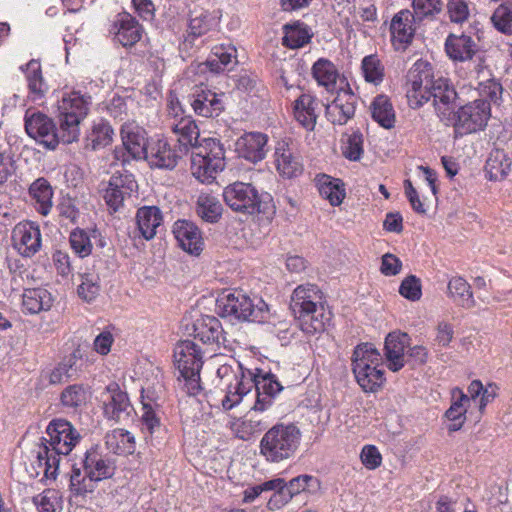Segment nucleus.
Listing matches in <instances>:
<instances>
[{
	"instance_id": "f257e3e1",
	"label": "nucleus",
	"mask_w": 512,
	"mask_h": 512,
	"mask_svg": "<svg viewBox=\"0 0 512 512\" xmlns=\"http://www.w3.org/2000/svg\"><path fill=\"white\" fill-rule=\"evenodd\" d=\"M47 438H42L37 452L39 467L47 479L55 480L62 456H67L79 443V432L65 419H54L46 428Z\"/></svg>"
},
{
	"instance_id": "f03ea898",
	"label": "nucleus",
	"mask_w": 512,
	"mask_h": 512,
	"mask_svg": "<svg viewBox=\"0 0 512 512\" xmlns=\"http://www.w3.org/2000/svg\"><path fill=\"white\" fill-rule=\"evenodd\" d=\"M290 308L300 329L314 335L325 330L331 313L322 304V292L314 284L298 286L292 294Z\"/></svg>"
},
{
	"instance_id": "7ed1b4c3",
	"label": "nucleus",
	"mask_w": 512,
	"mask_h": 512,
	"mask_svg": "<svg viewBox=\"0 0 512 512\" xmlns=\"http://www.w3.org/2000/svg\"><path fill=\"white\" fill-rule=\"evenodd\" d=\"M216 307L221 317L231 320L266 323L271 317L269 307L262 299L253 300L238 291L219 297Z\"/></svg>"
},
{
	"instance_id": "20e7f679",
	"label": "nucleus",
	"mask_w": 512,
	"mask_h": 512,
	"mask_svg": "<svg viewBox=\"0 0 512 512\" xmlns=\"http://www.w3.org/2000/svg\"><path fill=\"white\" fill-rule=\"evenodd\" d=\"M301 431L294 424H276L260 441V453L272 463L292 458L299 448Z\"/></svg>"
},
{
	"instance_id": "39448f33",
	"label": "nucleus",
	"mask_w": 512,
	"mask_h": 512,
	"mask_svg": "<svg viewBox=\"0 0 512 512\" xmlns=\"http://www.w3.org/2000/svg\"><path fill=\"white\" fill-rule=\"evenodd\" d=\"M91 97L78 91L65 93L58 101V125L62 143L71 144L78 141L80 136V123L87 116Z\"/></svg>"
},
{
	"instance_id": "423d86ee",
	"label": "nucleus",
	"mask_w": 512,
	"mask_h": 512,
	"mask_svg": "<svg viewBox=\"0 0 512 512\" xmlns=\"http://www.w3.org/2000/svg\"><path fill=\"white\" fill-rule=\"evenodd\" d=\"M250 370L244 371L240 363L232 360L218 367L217 377L220 379L225 396L221 400V406L228 411L239 405L243 397L248 394L253 383L249 377Z\"/></svg>"
},
{
	"instance_id": "0eeeda50",
	"label": "nucleus",
	"mask_w": 512,
	"mask_h": 512,
	"mask_svg": "<svg viewBox=\"0 0 512 512\" xmlns=\"http://www.w3.org/2000/svg\"><path fill=\"white\" fill-rule=\"evenodd\" d=\"M174 359L183 378L184 389L189 395H197L202 389L200 370L203 361L199 347L191 340L180 341L174 349Z\"/></svg>"
},
{
	"instance_id": "6e6552de",
	"label": "nucleus",
	"mask_w": 512,
	"mask_h": 512,
	"mask_svg": "<svg viewBox=\"0 0 512 512\" xmlns=\"http://www.w3.org/2000/svg\"><path fill=\"white\" fill-rule=\"evenodd\" d=\"M490 117V103L484 99H476L455 111V120L450 126L460 135L476 133L486 127Z\"/></svg>"
},
{
	"instance_id": "1a4fd4ad",
	"label": "nucleus",
	"mask_w": 512,
	"mask_h": 512,
	"mask_svg": "<svg viewBox=\"0 0 512 512\" xmlns=\"http://www.w3.org/2000/svg\"><path fill=\"white\" fill-rule=\"evenodd\" d=\"M223 199L235 212L254 215L262 211L261 195L250 183L234 182L228 185L223 190Z\"/></svg>"
},
{
	"instance_id": "9d476101",
	"label": "nucleus",
	"mask_w": 512,
	"mask_h": 512,
	"mask_svg": "<svg viewBox=\"0 0 512 512\" xmlns=\"http://www.w3.org/2000/svg\"><path fill=\"white\" fill-rule=\"evenodd\" d=\"M431 99L440 121L446 126H450L451 122L455 120L457 93L447 79L442 77L434 79L427 90L425 103Z\"/></svg>"
},
{
	"instance_id": "9b49d317",
	"label": "nucleus",
	"mask_w": 512,
	"mask_h": 512,
	"mask_svg": "<svg viewBox=\"0 0 512 512\" xmlns=\"http://www.w3.org/2000/svg\"><path fill=\"white\" fill-rule=\"evenodd\" d=\"M431 99L440 121L446 126H450L451 122L455 120L457 93L447 79L442 77L434 79L427 90L425 103Z\"/></svg>"
},
{
	"instance_id": "f8f14e48",
	"label": "nucleus",
	"mask_w": 512,
	"mask_h": 512,
	"mask_svg": "<svg viewBox=\"0 0 512 512\" xmlns=\"http://www.w3.org/2000/svg\"><path fill=\"white\" fill-rule=\"evenodd\" d=\"M431 99L440 121L446 126H450L451 122L455 120L457 93L447 79L442 77L434 79L427 90L425 103Z\"/></svg>"
},
{
	"instance_id": "ddd939ff",
	"label": "nucleus",
	"mask_w": 512,
	"mask_h": 512,
	"mask_svg": "<svg viewBox=\"0 0 512 512\" xmlns=\"http://www.w3.org/2000/svg\"><path fill=\"white\" fill-rule=\"evenodd\" d=\"M434 81L431 65L417 60L407 73L406 96L411 108H419L425 103L427 90Z\"/></svg>"
},
{
	"instance_id": "4468645a",
	"label": "nucleus",
	"mask_w": 512,
	"mask_h": 512,
	"mask_svg": "<svg viewBox=\"0 0 512 512\" xmlns=\"http://www.w3.org/2000/svg\"><path fill=\"white\" fill-rule=\"evenodd\" d=\"M25 130L31 138L48 149L53 150L62 143L60 125L56 127L53 120L41 112L26 113Z\"/></svg>"
},
{
	"instance_id": "2eb2a0df",
	"label": "nucleus",
	"mask_w": 512,
	"mask_h": 512,
	"mask_svg": "<svg viewBox=\"0 0 512 512\" xmlns=\"http://www.w3.org/2000/svg\"><path fill=\"white\" fill-rule=\"evenodd\" d=\"M212 159L205 155L191 153V174L201 183H211L225 168V149L212 144Z\"/></svg>"
},
{
	"instance_id": "dca6fc26",
	"label": "nucleus",
	"mask_w": 512,
	"mask_h": 512,
	"mask_svg": "<svg viewBox=\"0 0 512 512\" xmlns=\"http://www.w3.org/2000/svg\"><path fill=\"white\" fill-rule=\"evenodd\" d=\"M137 187L132 174L116 172L110 177L103 198L109 208L116 212L127 199L131 198Z\"/></svg>"
},
{
	"instance_id": "f3484780",
	"label": "nucleus",
	"mask_w": 512,
	"mask_h": 512,
	"mask_svg": "<svg viewBox=\"0 0 512 512\" xmlns=\"http://www.w3.org/2000/svg\"><path fill=\"white\" fill-rule=\"evenodd\" d=\"M12 245L21 256H34L42 247L39 225L31 221L19 222L12 230Z\"/></svg>"
},
{
	"instance_id": "a211bd4d",
	"label": "nucleus",
	"mask_w": 512,
	"mask_h": 512,
	"mask_svg": "<svg viewBox=\"0 0 512 512\" xmlns=\"http://www.w3.org/2000/svg\"><path fill=\"white\" fill-rule=\"evenodd\" d=\"M357 97L348 90H340L334 100L325 106L328 121L334 125L346 124L355 114Z\"/></svg>"
},
{
	"instance_id": "6ab92c4d",
	"label": "nucleus",
	"mask_w": 512,
	"mask_h": 512,
	"mask_svg": "<svg viewBox=\"0 0 512 512\" xmlns=\"http://www.w3.org/2000/svg\"><path fill=\"white\" fill-rule=\"evenodd\" d=\"M416 15L408 9L399 11L390 23L392 44L396 50H405L415 34Z\"/></svg>"
},
{
	"instance_id": "aec40b11",
	"label": "nucleus",
	"mask_w": 512,
	"mask_h": 512,
	"mask_svg": "<svg viewBox=\"0 0 512 512\" xmlns=\"http://www.w3.org/2000/svg\"><path fill=\"white\" fill-rule=\"evenodd\" d=\"M223 96V93L217 94L210 89L200 87L190 95V105L198 116L217 117L224 110Z\"/></svg>"
},
{
	"instance_id": "412c9836",
	"label": "nucleus",
	"mask_w": 512,
	"mask_h": 512,
	"mask_svg": "<svg viewBox=\"0 0 512 512\" xmlns=\"http://www.w3.org/2000/svg\"><path fill=\"white\" fill-rule=\"evenodd\" d=\"M274 162L277 172L284 178H295L303 172V164L300 157L290 147L289 143L284 140L277 142L275 146Z\"/></svg>"
},
{
	"instance_id": "4be33fe9",
	"label": "nucleus",
	"mask_w": 512,
	"mask_h": 512,
	"mask_svg": "<svg viewBox=\"0 0 512 512\" xmlns=\"http://www.w3.org/2000/svg\"><path fill=\"white\" fill-rule=\"evenodd\" d=\"M152 167L173 169L180 155L166 139H151L144 157Z\"/></svg>"
},
{
	"instance_id": "5701e85b",
	"label": "nucleus",
	"mask_w": 512,
	"mask_h": 512,
	"mask_svg": "<svg viewBox=\"0 0 512 512\" xmlns=\"http://www.w3.org/2000/svg\"><path fill=\"white\" fill-rule=\"evenodd\" d=\"M83 469L90 482H98L111 478L116 470L114 461L99 453L97 450L90 449L86 452L83 459Z\"/></svg>"
},
{
	"instance_id": "b1692460",
	"label": "nucleus",
	"mask_w": 512,
	"mask_h": 512,
	"mask_svg": "<svg viewBox=\"0 0 512 512\" xmlns=\"http://www.w3.org/2000/svg\"><path fill=\"white\" fill-rule=\"evenodd\" d=\"M268 136L261 132H249L242 135L236 142V150L244 159L257 163L267 154Z\"/></svg>"
},
{
	"instance_id": "393cba45",
	"label": "nucleus",
	"mask_w": 512,
	"mask_h": 512,
	"mask_svg": "<svg viewBox=\"0 0 512 512\" xmlns=\"http://www.w3.org/2000/svg\"><path fill=\"white\" fill-rule=\"evenodd\" d=\"M150 390L144 389L141 394L142 403V430L145 434H148L151 438H158L164 432V427L160 422L158 395L156 397H150Z\"/></svg>"
},
{
	"instance_id": "a878e982",
	"label": "nucleus",
	"mask_w": 512,
	"mask_h": 512,
	"mask_svg": "<svg viewBox=\"0 0 512 512\" xmlns=\"http://www.w3.org/2000/svg\"><path fill=\"white\" fill-rule=\"evenodd\" d=\"M173 234L184 251L198 255L203 250L201 232L194 223L187 220L176 221L173 225Z\"/></svg>"
},
{
	"instance_id": "bb28decb",
	"label": "nucleus",
	"mask_w": 512,
	"mask_h": 512,
	"mask_svg": "<svg viewBox=\"0 0 512 512\" xmlns=\"http://www.w3.org/2000/svg\"><path fill=\"white\" fill-rule=\"evenodd\" d=\"M121 138L125 149L135 159L146 154L148 142L145 130L135 122H128L121 127Z\"/></svg>"
},
{
	"instance_id": "cd10ccee",
	"label": "nucleus",
	"mask_w": 512,
	"mask_h": 512,
	"mask_svg": "<svg viewBox=\"0 0 512 512\" xmlns=\"http://www.w3.org/2000/svg\"><path fill=\"white\" fill-rule=\"evenodd\" d=\"M409 345V336L406 333H389L385 339V357L388 368L397 372L404 367L405 349Z\"/></svg>"
},
{
	"instance_id": "c85d7f7f",
	"label": "nucleus",
	"mask_w": 512,
	"mask_h": 512,
	"mask_svg": "<svg viewBox=\"0 0 512 512\" xmlns=\"http://www.w3.org/2000/svg\"><path fill=\"white\" fill-rule=\"evenodd\" d=\"M318 101L311 94H301L294 103V117L307 130H313L317 121Z\"/></svg>"
},
{
	"instance_id": "c756f323",
	"label": "nucleus",
	"mask_w": 512,
	"mask_h": 512,
	"mask_svg": "<svg viewBox=\"0 0 512 512\" xmlns=\"http://www.w3.org/2000/svg\"><path fill=\"white\" fill-rule=\"evenodd\" d=\"M194 337L203 343L220 344L225 341L220 321L214 316H202L194 323Z\"/></svg>"
},
{
	"instance_id": "7c9ffc66",
	"label": "nucleus",
	"mask_w": 512,
	"mask_h": 512,
	"mask_svg": "<svg viewBox=\"0 0 512 512\" xmlns=\"http://www.w3.org/2000/svg\"><path fill=\"white\" fill-rule=\"evenodd\" d=\"M134 409L127 394L118 388L111 390L108 402L105 404V414L117 422L130 420Z\"/></svg>"
},
{
	"instance_id": "2f4dec72",
	"label": "nucleus",
	"mask_w": 512,
	"mask_h": 512,
	"mask_svg": "<svg viewBox=\"0 0 512 512\" xmlns=\"http://www.w3.org/2000/svg\"><path fill=\"white\" fill-rule=\"evenodd\" d=\"M445 48L448 56L457 61L472 60L477 51L475 41L465 34L449 35Z\"/></svg>"
},
{
	"instance_id": "473e14b6",
	"label": "nucleus",
	"mask_w": 512,
	"mask_h": 512,
	"mask_svg": "<svg viewBox=\"0 0 512 512\" xmlns=\"http://www.w3.org/2000/svg\"><path fill=\"white\" fill-rule=\"evenodd\" d=\"M163 216L156 206H143L137 210L136 222L140 234L146 240L154 238L157 228L162 224Z\"/></svg>"
},
{
	"instance_id": "72a5a7b5",
	"label": "nucleus",
	"mask_w": 512,
	"mask_h": 512,
	"mask_svg": "<svg viewBox=\"0 0 512 512\" xmlns=\"http://www.w3.org/2000/svg\"><path fill=\"white\" fill-rule=\"evenodd\" d=\"M266 426L265 419L251 411L243 418L234 419L230 424L233 434L245 441L249 440L255 433L262 431Z\"/></svg>"
},
{
	"instance_id": "f704fd0d",
	"label": "nucleus",
	"mask_w": 512,
	"mask_h": 512,
	"mask_svg": "<svg viewBox=\"0 0 512 512\" xmlns=\"http://www.w3.org/2000/svg\"><path fill=\"white\" fill-rule=\"evenodd\" d=\"M380 365H369L363 362L353 365V372L355 374L358 384L365 391H376L384 381V371L379 368Z\"/></svg>"
},
{
	"instance_id": "c9c22d12",
	"label": "nucleus",
	"mask_w": 512,
	"mask_h": 512,
	"mask_svg": "<svg viewBox=\"0 0 512 512\" xmlns=\"http://www.w3.org/2000/svg\"><path fill=\"white\" fill-rule=\"evenodd\" d=\"M52 301L51 293L44 288L25 289L22 295L23 310L29 314L49 310Z\"/></svg>"
},
{
	"instance_id": "e433bc0d",
	"label": "nucleus",
	"mask_w": 512,
	"mask_h": 512,
	"mask_svg": "<svg viewBox=\"0 0 512 512\" xmlns=\"http://www.w3.org/2000/svg\"><path fill=\"white\" fill-rule=\"evenodd\" d=\"M512 158L504 150H493L485 165V170L490 180L500 181L503 180L511 170Z\"/></svg>"
},
{
	"instance_id": "4c0bfd02",
	"label": "nucleus",
	"mask_w": 512,
	"mask_h": 512,
	"mask_svg": "<svg viewBox=\"0 0 512 512\" xmlns=\"http://www.w3.org/2000/svg\"><path fill=\"white\" fill-rule=\"evenodd\" d=\"M116 39L123 46H133L142 37L141 25L129 14L120 15L117 21Z\"/></svg>"
},
{
	"instance_id": "58836bf2",
	"label": "nucleus",
	"mask_w": 512,
	"mask_h": 512,
	"mask_svg": "<svg viewBox=\"0 0 512 512\" xmlns=\"http://www.w3.org/2000/svg\"><path fill=\"white\" fill-rule=\"evenodd\" d=\"M448 297L458 306L470 309L475 306V300L471 291L470 284L462 277L455 276L448 281Z\"/></svg>"
},
{
	"instance_id": "ea45409f",
	"label": "nucleus",
	"mask_w": 512,
	"mask_h": 512,
	"mask_svg": "<svg viewBox=\"0 0 512 512\" xmlns=\"http://www.w3.org/2000/svg\"><path fill=\"white\" fill-rule=\"evenodd\" d=\"M469 402V397L459 388L452 390V404L445 413V416L451 422L448 427L449 431H457L462 427L466 419L465 414Z\"/></svg>"
},
{
	"instance_id": "a19ab883",
	"label": "nucleus",
	"mask_w": 512,
	"mask_h": 512,
	"mask_svg": "<svg viewBox=\"0 0 512 512\" xmlns=\"http://www.w3.org/2000/svg\"><path fill=\"white\" fill-rule=\"evenodd\" d=\"M172 131L178 135V142L185 148L191 147L192 151L196 143H199V129L192 117H181L177 122H171Z\"/></svg>"
},
{
	"instance_id": "79ce46f5",
	"label": "nucleus",
	"mask_w": 512,
	"mask_h": 512,
	"mask_svg": "<svg viewBox=\"0 0 512 512\" xmlns=\"http://www.w3.org/2000/svg\"><path fill=\"white\" fill-rule=\"evenodd\" d=\"M316 183L320 195L327 199L331 205L338 206L342 203L345 197V190L339 179L322 174L317 176Z\"/></svg>"
},
{
	"instance_id": "37998d69",
	"label": "nucleus",
	"mask_w": 512,
	"mask_h": 512,
	"mask_svg": "<svg viewBox=\"0 0 512 512\" xmlns=\"http://www.w3.org/2000/svg\"><path fill=\"white\" fill-rule=\"evenodd\" d=\"M106 445L118 455H132L136 451L135 437L124 429H115L107 434Z\"/></svg>"
},
{
	"instance_id": "c03bdc74",
	"label": "nucleus",
	"mask_w": 512,
	"mask_h": 512,
	"mask_svg": "<svg viewBox=\"0 0 512 512\" xmlns=\"http://www.w3.org/2000/svg\"><path fill=\"white\" fill-rule=\"evenodd\" d=\"M29 194L36 203L37 211L46 216L52 208L53 191L47 180L39 178L29 188Z\"/></svg>"
},
{
	"instance_id": "a18cd8bd",
	"label": "nucleus",
	"mask_w": 512,
	"mask_h": 512,
	"mask_svg": "<svg viewBox=\"0 0 512 512\" xmlns=\"http://www.w3.org/2000/svg\"><path fill=\"white\" fill-rule=\"evenodd\" d=\"M222 204L217 197L208 193H201L196 202L197 215L209 223L217 222L222 215Z\"/></svg>"
},
{
	"instance_id": "49530a36",
	"label": "nucleus",
	"mask_w": 512,
	"mask_h": 512,
	"mask_svg": "<svg viewBox=\"0 0 512 512\" xmlns=\"http://www.w3.org/2000/svg\"><path fill=\"white\" fill-rule=\"evenodd\" d=\"M372 118L382 127L389 129L394 126L395 113L387 96L378 95L370 106Z\"/></svg>"
},
{
	"instance_id": "de8ad7c7",
	"label": "nucleus",
	"mask_w": 512,
	"mask_h": 512,
	"mask_svg": "<svg viewBox=\"0 0 512 512\" xmlns=\"http://www.w3.org/2000/svg\"><path fill=\"white\" fill-rule=\"evenodd\" d=\"M312 74L317 83L328 91L335 88L338 71L331 61L324 58L317 60L312 67Z\"/></svg>"
},
{
	"instance_id": "09e8293b",
	"label": "nucleus",
	"mask_w": 512,
	"mask_h": 512,
	"mask_svg": "<svg viewBox=\"0 0 512 512\" xmlns=\"http://www.w3.org/2000/svg\"><path fill=\"white\" fill-rule=\"evenodd\" d=\"M113 129L108 122L99 120L94 122L90 132L86 136V146L92 150L105 147L112 141Z\"/></svg>"
},
{
	"instance_id": "8fccbe9b",
	"label": "nucleus",
	"mask_w": 512,
	"mask_h": 512,
	"mask_svg": "<svg viewBox=\"0 0 512 512\" xmlns=\"http://www.w3.org/2000/svg\"><path fill=\"white\" fill-rule=\"evenodd\" d=\"M26 78L33 100L42 98L48 87L42 77L41 66L38 61L31 60L26 64Z\"/></svg>"
},
{
	"instance_id": "3c124183",
	"label": "nucleus",
	"mask_w": 512,
	"mask_h": 512,
	"mask_svg": "<svg viewBox=\"0 0 512 512\" xmlns=\"http://www.w3.org/2000/svg\"><path fill=\"white\" fill-rule=\"evenodd\" d=\"M100 233L97 230L85 231L76 229L70 234V245L73 251L81 258L87 257L92 252V238H97Z\"/></svg>"
},
{
	"instance_id": "603ef678",
	"label": "nucleus",
	"mask_w": 512,
	"mask_h": 512,
	"mask_svg": "<svg viewBox=\"0 0 512 512\" xmlns=\"http://www.w3.org/2000/svg\"><path fill=\"white\" fill-rule=\"evenodd\" d=\"M249 377H251L253 388L263 394L275 397L283 389L276 376L272 373H266L257 369L256 373L250 371Z\"/></svg>"
},
{
	"instance_id": "864d4df0",
	"label": "nucleus",
	"mask_w": 512,
	"mask_h": 512,
	"mask_svg": "<svg viewBox=\"0 0 512 512\" xmlns=\"http://www.w3.org/2000/svg\"><path fill=\"white\" fill-rule=\"evenodd\" d=\"M78 351H75L70 356L65 358L58 364L49 374L50 384H60L68 381L76 376L78 368L76 366L79 359Z\"/></svg>"
},
{
	"instance_id": "5fc2aeb1",
	"label": "nucleus",
	"mask_w": 512,
	"mask_h": 512,
	"mask_svg": "<svg viewBox=\"0 0 512 512\" xmlns=\"http://www.w3.org/2000/svg\"><path fill=\"white\" fill-rule=\"evenodd\" d=\"M285 35L282 44L290 49L303 47L311 39V34L306 25L297 23L284 26Z\"/></svg>"
},
{
	"instance_id": "6e6d98bb",
	"label": "nucleus",
	"mask_w": 512,
	"mask_h": 512,
	"mask_svg": "<svg viewBox=\"0 0 512 512\" xmlns=\"http://www.w3.org/2000/svg\"><path fill=\"white\" fill-rule=\"evenodd\" d=\"M493 26L501 33L512 34V4L508 1L501 3L491 16Z\"/></svg>"
},
{
	"instance_id": "4d7b16f0",
	"label": "nucleus",
	"mask_w": 512,
	"mask_h": 512,
	"mask_svg": "<svg viewBox=\"0 0 512 512\" xmlns=\"http://www.w3.org/2000/svg\"><path fill=\"white\" fill-rule=\"evenodd\" d=\"M87 400L86 389L79 384H73L66 387L60 396L61 404L69 409L76 410L83 406Z\"/></svg>"
},
{
	"instance_id": "13d9d810",
	"label": "nucleus",
	"mask_w": 512,
	"mask_h": 512,
	"mask_svg": "<svg viewBox=\"0 0 512 512\" xmlns=\"http://www.w3.org/2000/svg\"><path fill=\"white\" fill-rule=\"evenodd\" d=\"M480 99L494 105H500L503 95V87L494 78H487L478 82Z\"/></svg>"
},
{
	"instance_id": "bf43d9fd",
	"label": "nucleus",
	"mask_w": 512,
	"mask_h": 512,
	"mask_svg": "<svg viewBox=\"0 0 512 512\" xmlns=\"http://www.w3.org/2000/svg\"><path fill=\"white\" fill-rule=\"evenodd\" d=\"M362 72L367 82L375 85L382 82L384 77V67L376 55H368L362 60Z\"/></svg>"
},
{
	"instance_id": "052dcab7",
	"label": "nucleus",
	"mask_w": 512,
	"mask_h": 512,
	"mask_svg": "<svg viewBox=\"0 0 512 512\" xmlns=\"http://www.w3.org/2000/svg\"><path fill=\"white\" fill-rule=\"evenodd\" d=\"M363 362L364 364L381 365L382 357L379 351L370 343L356 346L353 352L352 365Z\"/></svg>"
},
{
	"instance_id": "680f3d73",
	"label": "nucleus",
	"mask_w": 512,
	"mask_h": 512,
	"mask_svg": "<svg viewBox=\"0 0 512 512\" xmlns=\"http://www.w3.org/2000/svg\"><path fill=\"white\" fill-rule=\"evenodd\" d=\"M77 291L78 295L85 301H93L100 291L99 277L92 274L83 275L82 283L79 285Z\"/></svg>"
},
{
	"instance_id": "e2e57ef3",
	"label": "nucleus",
	"mask_w": 512,
	"mask_h": 512,
	"mask_svg": "<svg viewBox=\"0 0 512 512\" xmlns=\"http://www.w3.org/2000/svg\"><path fill=\"white\" fill-rule=\"evenodd\" d=\"M399 293L410 301H417L422 296L421 281L414 275H409L403 279L399 287Z\"/></svg>"
},
{
	"instance_id": "0e129e2a",
	"label": "nucleus",
	"mask_w": 512,
	"mask_h": 512,
	"mask_svg": "<svg viewBox=\"0 0 512 512\" xmlns=\"http://www.w3.org/2000/svg\"><path fill=\"white\" fill-rule=\"evenodd\" d=\"M70 489L75 495H84L92 492L94 487L86 474L83 476L80 468L73 467L70 476Z\"/></svg>"
},
{
	"instance_id": "69168bd1",
	"label": "nucleus",
	"mask_w": 512,
	"mask_h": 512,
	"mask_svg": "<svg viewBox=\"0 0 512 512\" xmlns=\"http://www.w3.org/2000/svg\"><path fill=\"white\" fill-rule=\"evenodd\" d=\"M412 5L418 17L434 16L443 9L441 0H412Z\"/></svg>"
},
{
	"instance_id": "338daca9",
	"label": "nucleus",
	"mask_w": 512,
	"mask_h": 512,
	"mask_svg": "<svg viewBox=\"0 0 512 512\" xmlns=\"http://www.w3.org/2000/svg\"><path fill=\"white\" fill-rule=\"evenodd\" d=\"M34 504L40 512H55L59 506L55 490H45L33 498Z\"/></svg>"
},
{
	"instance_id": "774afa93",
	"label": "nucleus",
	"mask_w": 512,
	"mask_h": 512,
	"mask_svg": "<svg viewBox=\"0 0 512 512\" xmlns=\"http://www.w3.org/2000/svg\"><path fill=\"white\" fill-rule=\"evenodd\" d=\"M211 21H212V19L205 12H201L200 14H195L194 16H192L190 18V22H189L190 34L195 37L204 35L205 33H207L210 30Z\"/></svg>"
}]
</instances>
